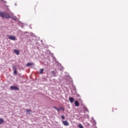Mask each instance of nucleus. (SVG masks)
<instances>
[{
  "label": "nucleus",
  "mask_w": 128,
  "mask_h": 128,
  "mask_svg": "<svg viewBox=\"0 0 128 128\" xmlns=\"http://www.w3.org/2000/svg\"><path fill=\"white\" fill-rule=\"evenodd\" d=\"M61 118H62V120H64L66 118H65V117H64V116H61Z\"/></svg>",
  "instance_id": "obj_17"
},
{
  "label": "nucleus",
  "mask_w": 128,
  "mask_h": 128,
  "mask_svg": "<svg viewBox=\"0 0 128 128\" xmlns=\"http://www.w3.org/2000/svg\"><path fill=\"white\" fill-rule=\"evenodd\" d=\"M5 14H6V12H0V16H1V18H4Z\"/></svg>",
  "instance_id": "obj_3"
},
{
  "label": "nucleus",
  "mask_w": 128,
  "mask_h": 128,
  "mask_svg": "<svg viewBox=\"0 0 128 128\" xmlns=\"http://www.w3.org/2000/svg\"><path fill=\"white\" fill-rule=\"evenodd\" d=\"M115 110H118V108H114L112 110V112H115Z\"/></svg>",
  "instance_id": "obj_15"
},
{
  "label": "nucleus",
  "mask_w": 128,
  "mask_h": 128,
  "mask_svg": "<svg viewBox=\"0 0 128 128\" xmlns=\"http://www.w3.org/2000/svg\"><path fill=\"white\" fill-rule=\"evenodd\" d=\"M56 110L58 112H60V109L57 108Z\"/></svg>",
  "instance_id": "obj_19"
},
{
  "label": "nucleus",
  "mask_w": 128,
  "mask_h": 128,
  "mask_svg": "<svg viewBox=\"0 0 128 128\" xmlns=\"http://www.w3.org/2000/svg\"><path fill=\"white\" fill-rule=\"evenodd\" d=\"M62 123L63 124L64 126H70V124L66 120L62 121Z\"/></svg>",
  "instance_id": "obj_4"
},
{
  "label": "nucleus",
  "mask_w": 128,
  "mask_h": 128,
  "mask_svg": "<svg viewBox=\"0 0 128 128\" xmlns=\"http://www.w3.org/2000/svg\"><path fill=\"white\" fill-rule=\"evenodd\" d=\"M44 72V68H42L40 70V74H42V73Z\"/></svg>",
  "instance_id": "obj_14"
},
{
  "label": "nucleus",
  "mask_w": 128,
  "mask_h": 128,
  "mask_svg": "<svg viewBox=\"0 0 128 128\" xmlns=\"http://www.w3.org/2000/svg\"><path fill=\"white\" fill-rule=\"evenodd\" d=\"M10 88L11 90H20V88H18V87L16 86H10Z\"/></svg>",
  "instance_id": "obj_1"
},
{
  "label": "nucleus",
  "mask_w": 128,
  "mask_h": 128,
  "mask_svg": "<svg viewBox=\"0 0 128 128\" xmlns=\"http://www.w3.org/2000/svg\"><path fill=\"white\" fill-rule=\"evenodd\" d=\"M52 74H56V72H54V71H52Z\"/></svg>",
  "instance_id": "obj_18"
},
{
  "label": "nucleus",
  "mask_w": 128,
  "mask_h": 128,
  "mask_svg": "<svg viewBox=\"0 0 128 128\" xmlns=\"http://www.w3.org/2000/svg\"><path fill=\"white\" fill-rule=\"evenodd\" d=\"M54 108L55 110H57V108H56V106H54V107H53Z\"/></svg>",
  "instance_id": "obj_20"
},
{
  "label": "nucleus",
  "mask_w": 128,
  "mask_h": 128,
  "mask_svg": "<svg viewBox=\"0 0 128 128\" xmlns=\"http://www.w3.org/2000/svg\"><path fill=\"white\" fill-rule=\"evenodd\" d=\"M34 64L32 62H28L26 64V66H34Z\"/></svg>",
  "instance_id": "obj_9"
},
{
  "label": "nucleus",
  "mask_w": 128,
  "mask_h": 128,
  "mask_svg": "<svg viewBox=\"0 0 128 128\" xmlns=\"http://www.w3.org/2000/svg\"><path fill=\"white\" fill-rule=\"evenodd\" d=\"M69 100L71 104H72L74 102V99L72 97H70L69 98Z\"/></svg>",
  "instance_id": "obj_7"
},
{
  "label": "nucleus",
  "mask_w": 128,
  "mask_h": 128,
  "mask_svg": "<svg viewBox=\"0 0 128 128\" xmlns=\"http://www.w3.org/2000/svg\"><path fill=\"white\" fill-rule=\"evenodd\" d=\"M60 110H62L63 112H64V109L62 107H60Z\"/></svg>",
  "instance_id": "obj_16"
},
{
  "label": "nucleus",
  "mask_w": 128,
  "mask_h": 128,
  "mask_svg": "<svg viewBox=\"0 0 128 128\" xmlns=\"http://www.w3.org/2000/svg\"><path fill=\"white\" fill-rule=\"evenodd\" d=\"M12 68L14 70V74H18V71L16 70V66H13Z\"/></svg>",
  "instance_id": "obj_5"
},
{
  "label": "nucleus",
  "mask_w": 128,
  "mask_h": 128,
  "mask_svg": "<svg viewBox=\"0 0 128 128\" xmlns=\"http://www.w3.org/2000/svg\"><path fill=\"white\" fill-rule=\"evenodd\" d=\"M4 119L0 118V124H4Z\"/></svg>",
  "instance_id": "obj_12"
},
{
  "label": "nucleus",
  "mask_w": 128,
  "mask_h": 128,
  "mask_svg": "<svg viewBox=\"0 0 128 128\" xmlns=\"http://www.w3.org/2000/svg\"><path fill=\"white\" fill-rule=\"evenodd\" d=\"M26 112H28V114H30V112H32V110H30V109H26Z\"/></svg>",
  "instance_id": "obj_11"
},
{
  "label": "nucleus",
  "mask_w": 128,
  "mask_h": 128,
  "mask_svg": "<svg viewBox=\"0 0 128 128\" xmlns=\"http://www.w3.org/2000/svg\"><path fill=\"white\" fill-rule=\"evenodd\" d=\"M8 38L11 40H16V38L15 37V36L10 35L8 36Z\"/></svg>",
  "instance_id": "obj_2"
},
{
  "label": "nucleus",
  "mask_w": 128,
  "mask_h": 128,
  "mask_svg": "<svg viewBox=\"0 0 128 128\" xmlns=\"http://www.w3.org/2000/svg\"><path fill=\"white\" fill-rule=\"evenodd\" d=\"M10 14H8L6 12L5 13V16H4V18H10Z\"/></svg>",
  "instance_id": "obj_6"
},
{
  "label": "nucleus",
  "mask_w": 128,
  "mask_h": 128,
  "mask_svg": "<svg viewBox=\"0 0 128 128\" xmlns=\"http://www.w3.org/2000/svg\"><path fill=\"white\" fill-rule=\"evenodd\" d=\"M74 104H75L76 106H80V103H78V101H75Z\"/></svg>",
  "instance_id": "obj_10"
},
{
  "label": "nucleus",
  "mask_w": 128,
  "mask_h": 128,
  "mask_svg": "<svg viewBox=\"0 0 128 128\" xmlns=\"http://www.w3.org/2000/svg\"><path fill=\"white\" fill-rule=\"evenodd\" d=\"M14 52L17 55L19 56L20 54V50H14Z\"/></svg>",
  "instance_id": "obj_8"
},
{
  "label": "nucleus",
  "mask_w": 128,
  "mask_h": 128,
  "mask_svg": "<svg viewBox=\"0 0 128 128\" xmlns=\"http://www.w3.org/2000/svg\"><path fill=\"white\" fill-rule=\"evenodd\" d=\"M78 128H84V126H82V124H80L78 125Z\"/></svg>",
  "instance_id": "obj_13"
}]
</instances>
